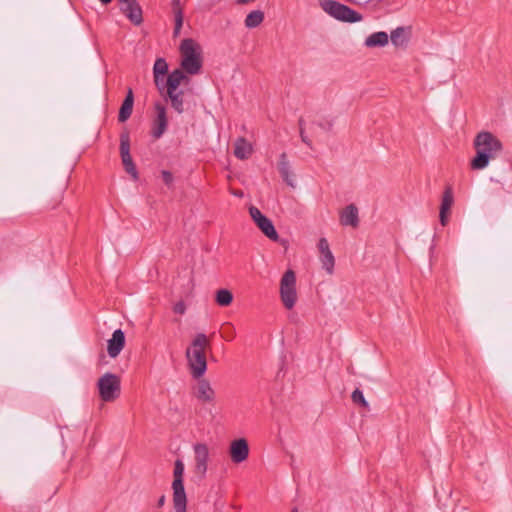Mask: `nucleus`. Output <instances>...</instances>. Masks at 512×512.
<instances>
[{
    "mask_svg": "<svg viewBox=\"0 0 512 512\" xmlns=\"http://www.w3.org/2000/svg\"><path fill=\"white\" fill-rule=\"evenodd\" d=\"M476 156L471 161V167L482 170L489 164L490 159L497 156L502 150V143L490 132H480L474 140Z\"/></svg>",
    "mask_w": 512,
    "mask_h": 512,
    "instance_id": "f257e3e1",
    "label": "nucleus"
},
{
    "mask_svg": "<svg viewBox=\"0 0 512 512\" xmlns=\"http://www.w3.org/2000/svg\"><path fill=\"white\" fill-rule=\"evenodd\" d=\"M210 341L204 333H198L186 349V359L193 378L200 379L207 370L206 349Z\"/></svg>",
    "mask_w": 512,
    "mask_h": 512,
    "instance_id": "f03ea898",
    "label": "nucleus"
},
{
    "mask_svg": "<svg viewBox=\"0 0 512 512\" xmlns=\"http://www.w3.org/2000/svg\"><path fill=\"white\" fill-rule=\"evenodd\" d=\"M181 69L184 74L196 75L202 68V49L193 39L186 38L180 44Z\"/></svg>",
    "mask_w": 512,
    "mask_h": 512,
    "instance_id": "7ed1b4c3",
    "label": "nucleus"
},
{
    "mask_svg": "<svg viewBox=\"0 0 512 512\" xmlns=\"http://www.w3.org/2000/svg\"><path fill=\"white\" fill-rule=\"evenodd\" d=\"M189 78L180 69L173 70L166 79V94L172 108L179 114L184 112L183 91L179 89L182 83H188Z\"/></svg>",
    "mask_w": 512,
    "mask_h": 512,
    "instance_id": "20e7f679",
    "label": "nucleus"
},
{
    "mask_svg": "<svg viewBox=\"0 0 512 512\" xmlns=\"http://www.w3.org/2000/svg\"><path fill=\"white\" fill-rule=\"evenodd\" d=\"M173 475L172 490L175 512H186L187 497L183 483L184 463L182 460L175 461Z\"/></svg>",
    "mask_w": 512,
    "mask_h": 512,
    "instance_id": "39448f33",
    "label": "nucleus"
},
{
    "mask_svg": "<svg viewBox=\"0 0 512 512\" xmlns=\"http://www.w3.org/2000/svg\"><path fill=\"white\" fill-rule=\"evenodd\" d=\"M99 396L104 402L116 400L121 393V380L116 374L107 372L97 382Z\"/></svg>",
    "mask_w": 512,
    "mask_h": 512,
    "instance_id": "423d86ee",
    "label": "nucleus"
},
{
    "mask_svg": "<svg viewBox=\"0 0 512 512\" xmlns=\"http://www.w3.org/2000/svg\"><path fill=\"white\" fill-rule=\"evenodd\" d=\"M320 5L327 14L337 20L355 23L362 19V16L359 13L337 1L323 0Z\"/></svg>",
    "mask_w": 512,
    "mask_h": 512,
    "instance_id": "0eeeda50",
    "label": "nucleus"
},
{
    "mask_svg": "<svg viewBox=\"0 0 512 512\" xmlns=\"http://www.w3.org/2000/svg\"><path fill=\"white\" fill-rule=\"evenodd\" d=\"M280 297L284 307L292 309L297 301L296 276L292 270H287L281 278Z\"/></svg>",
    "mask_w": 512,
    "mask_h": 512,
    "instance_id": "6e6552de",
    "label": "nucleus"
},
{
    "mask_svg": "<svg viewBox=\"0 0 512 512\" xmlns=\"http://www.w3.org/2000/svg\"><path fill=\"white\" fill-rule=\"evenodd\" d=\"M249 214L254 223L267 238L272 241L278 240L279 236L272 221L264 214H262V212L257 207L251 206L249 208Z\"/></svg>",
    "mask_w": 512,
    "mask_h": 512,
    "instance_id": "1a4fd4ad",
    "label": "nucleus"
},
{
    "mask_svg": "<svg viewBox=\"0 0 512 512\" xmlns=\"http://www.w3.org/2000/svg\"><path fill=\"white\" fill-rule=\"evenodd\" d=\"M156 118L153 122L152 136L159 139L166 131L168 125L166 108L161 103L155 104Z\"/></svg>",
    "mask_w": 512,
    "mask_h": 512,
    "instance_id": "9d476101",
    "label": "nucleus"
},
{
    "mask_svg": "<svg viewBox=\"0 0 512 512\" xmlns=\"http://www.w3.org/2000/svg\"><path fill=\"white\" fill-rule=\"evenodd\" d=\"M195 453V473L200 477H204L207 472V462L209 451L205 444H196L194 446Z\"/></svg>",
    "mask_w": 512,
    "mask_h": 512,
    "instance_id": "9b49d317",
    "label": "nucleus"
},
{
    "mask_svg": "<svg viewBox=\"0 0 512 512\" xmlns=\"http://www.w3.org/2000/svg\"><path fill=\"white\" fill-rule=\"evenodd\" d=\"M230 457L234 463H241L248 458L249 446L244 438L236 439L230 444Z\"/></svg>",
    "mask_w": 512,
    "mask_h": 512,
    "instance_id": "f8f14e48",
    "label": "nucleus"
},
{
    "mask_svg": "<svg viewBox=\"0 0 512 512\" xmlns=\"http://www.w3.org/2000/svg\"><path fill=\"white\" fill-rule=\"evenodd\" d=\"M125 346V334L121 329H116L112 337L107 341V353L110 358H116Z\"/></svg>",
    "mask_w": 512,
    "mask_h": 512,
    "instance_id": "ddd939ff",
    "label": "nucleus"
},
{
    "mask_svg": "<svg viewBox=\"0 0 512 512\" xmlns=\"http://www.w3.org/2000/svg\"><path fill=\"white\" fill-rule=\"evenodd\" d=\"M120 10L134 25H140L142 23V9L136 0H131L120 6Z\"/></svg>",
    "mask_w": 512,
    "mask_h": 512,
    "instance_id": "4468645a",
    "label": "nucleus"
},
{
    "mask_svg": "<svg viewBox=\"0 0 512 512\" xmlns=\"http://www.w3.org/2000/svg\"><path fill=\"white\" fill-rule=\"evenodd\" d=\"M196 398L204 403H212L215 399V391L206 379H200L195 388Z\"/></svg>",
    "mask_w": 512,
    "mask_h": 512,
    "instance_id": "2eb2a0df",
    "label": "nucleus"
},
{
    "mask_svg": "<svg viewBox=\"0 0 512 512\" xmlns=\"http://www.w3.org/2000/svg\"><path fill=\"white\" fill-rule=\"evenodd\" d=\"M340 223L343 226L357 227L359 224L358 208L354 204L346 206L340 214Z\"/></svg>",
    "mask_w": 512,
    "mask_h": 512,
    "instance_id": "dca6fc26",
    "label": "nucleus"
},
{
    "mask_svg": "<svg viewBox=\"0 0 512 512\" xmlns=\"http://www.w3.org/2000/svg\"><path fill=\"white\" fill-rule=\"evenodd\" d=\"M253 153V145L244 137L236 139L234 144V155L239 160L248 159Z\"/></svg>",
    "mask_w": 512,
    "mask_h": 512,
    "instance_id": "f3484780",
    "label": "nucleus"
},
{
    "mask_svg": "<svg viewBox=\"0 0 512 512\" xmlns=\"http://www.w3.org/2000/svg\"><path fill=\"white\" fill-rule=\"evenodd\" d=\"M133 104H134V96L132 89H128L126 97L120 107L119 114H118V120L119 122H125L127 121L133 111Z\"/></svg>",
    "mask_w": 512,
    "mask_h": 512,
    "instance_id": "a211bd4d",
    "label": "nucleus"
},
{
    "mask_svg": "<svg viewBox=\"0 0 512 512\" xmlns=\"http://www.w3.org/2000/svg\"><path fill=\"white\" fill-rule=\"evenodd\" d=\"M168 72V64L164 58L156 59L153 66L154 81L157 88L161 91V78H163Z\"/></svg>",
    "mask_w": 512,
    "mask_h": 512,
    "instance_id": "6ab92c4d",
    "label": "nucleus"
},
{
    "mask_svg": "<svg viewBox=\"0 0 512 512\" xmlns=\"http://www.w3.org/2000/svg\"><path fill=\"white\" fill-rule=\"evenodd\" d=\"M279 172L283 178V180L291 187H294V183L292 180V171L290 167V163L287 160L286 154L282 153L280 155L279 163H278Z\"/></svg>",
    "mask_w": 512,
    "mask_h": 512,
    "instance_id": "aec40b11",
    "label": "nucleus"
},
{
    "mask_svg": "<svg viewBox=\"0 0 512 512\" xmlns=\"http://www.w3.org/2000/svg\"><path fill=\"white\" fill-rule=\"evenodd\" d=\"M388 39L389 37L386 32H375L366 38L365 45L367 47H384L388 44Z\"/></svg>",
    "mask_w": 512,
    "mask_h": 512,
    "instance_id": "412c9836",
    "label": "nucleus"
},
{
    "mask_svg": "<svg viewBox=\"0 0 512 512\" xmlns=\"http://www.w3.org/2000/svg\"><path fill=\"white\" fill-rule=\"evenodd\" d=\"M172 6H173L174 22H175L173 35H174V37H177L180 35L181 29L183 26L184 16H183V11L180 7L179 0H173Z\"/></svg>",
    "mask_w": 512,
    "mask_h": 512,
    "instance_id": "4be33fe9",
    "label": "nucleus"
},
{
    "mask_svg": "<svg viewBox=\"0 0 512 512\" xmlns=\"http://www.w3.org/2000/svg\"><path fill=\"white\" fill-rule=\"evenodd\" d=\"M120 156L123 165L132 161L130 154V137L128 133H122L120 135Z\"/></svg>",
    "mask_w": 512,
    "mask_h": 512,
    "instance_id": "5701e85b",
    "label": "nucleus"
},
{
    "mask_svg": "<svg viewBox=\"0 0 512 512\" xmlns=\"http://www.w3.org/2000/svg\"><path fill=\"white\" fill-rule=\"evenodd\" d=\"M264 20V12L261 10L251 11L245 18L244 23L248 29L258 27Z\"/></svg>",
    "mask_w": 512,
    "mask_h": 512,
    "instance_id": "b1692460",
    "label": "nucleus"
},
{
    "mask_svg": "<svg viewBox=\"0 0 512 512\" xmlns=\"http://www.w3.org/2000/svg\"><path fill=\"white\" fill-rule=\"evenodd\" d=\"M320 262H321L322 268L327 272V274L332 275L334 272V266H335V258L333 256V253L331 251L326 252V253H321Z\"/></svg>",
    "mask_w": 512,
    "mask_h": 512,
    "instance_id": "393cba45",
    "label": "nucleus"
},
{
    "mask_svg": "<svg viewBox=\"0 0 512 512\" xmlns=\"http://www.w3.org/2000/svg\"><path fill=\"white\" fill-rule=\"evenodd\" d=\"M390 38L393 45L397 47L404 46L407 43V36L403 27H398L393 30L391 32Z\"/></svg>",
    "mask_w": 512,
    "mask_h": 512,
    "instance_id": "a878e982",
    "label": "nucleus"
},
{
    "mask_svg": "<svg viewBox=\"0 0 512 512\" xmlns=\"http://www.w3.org/2000/svg\"><path fill=\"white\" fill-rule=\"evenodd\" d=\"M233 301V294L228 289H220L216 293V302L220 306H229Z\"/></svg>",
    "mask_w": 512,
    "mask_h": 512,
    "instance_id": "bb28decb",
    "label": "nucleus"
},
{
    "mask_svg": "<svg viewBox=\"0 0 512 512\" xmlns=\"http://www.w3.org/2000/svg\"><path fill=\"white\" fill-rule=\"evenodd\" d=\"M453 202H454V196H453L452 188L447 187L443 192L440 206L444 207V209L445 208L451 209Z\"/></svg>",
    "mask_w": 512,
    "mask_h": 512,
    "instance_id": "cd10ccee",
    "label": "nucleus"
},
{
    "mask_svg": "<svg viewBox=\"0 0 512 512\" xmlns=\"http://www.w3.org/2000/svg\"><path fill=\"white\" fill-rule=\"evenodd\" d=\"M352 401L356 404H360L363 407H368V402L365 400L363 392L360 389H355L351 395Z\"/></svg>",
    "mask_w": 512,
    "mask_h": 512,
    "instance_id": "c85d7f7f",
    "label": "nucleus"
},
{
    "mask_svg": "<svg viewBox=\"0 0 512 512\" xmlns=\"http://www.w3.org/2000/svg\"><path fill=\"white\" fill-rule=\"evenodd\" d=\"M123 166H124L125 171L128 174H130L134 180H138V172H137V169H136V166H135L133 160L128 162L127 164H124Z\"/></svg>",
    "mask_w": 512,
    "mask_h": 512,
    "instance_id": "c756f323",
    "label": "nucleus"
},
{
    "mask_svg": "<svg viewBox=\"0 0 512 512\" xmlns=\"http://www.w3.org/2000/svg\"><path fill=\"white\" fill-rule=\"evenodd\" d=\"M313 124L317 125L319 128H321L322 130H324L326 132L330 131L333 127L332 121L328 120V119L314 121Z\"/></svg>",
    "mask_w": 512,
    "mask_h": 512,
    "instance_id": "7c9ffc66",
    "label": "nucleus"
},
{
    "mask_svg": "<svg viewBox=\"0 0 512 512\" xmlns=\"http://www.w3.org/2000/svg\"><path fill=\"white\" fill-rule=\"evenodd\" d=\"M299 126H300V137L302 139V141L308 145L309 147H311V141L309 140V138L305 135V121L303 119H300L299 120Z\"/></svg>",
    "mask_w": 512,
    "mask_h": 512,
    "instance_id": "2f4dec72",
    "label": "nucleus"
},
{
    "mask_svg": "<svg viewBox=\"0 0 512 512\" xmlns=\"http://www.w3.org/2000/svg\"><path fill=\"white\" fill-rule=\"evenodd\" d=\"M318 249H319L320 254L331 251L330 247H329V243H328L326 238H320L319 239Z\"/></svg>",
    "mask_w": 512,
    "mask_h": 512,
    "instance_id": "473e14b6",
    "label": "nucleus"
},
{
    "mask_svg": "<svg viewBox=\"0 0 512 512\" xmlns=\"http://www.w3.org/2000/svg\"><path fill=\"white\" fill-rule=\"evenodd\" d=\"M449 212H450V209H448V208L444 209V207L440 206L439 217H440V222L443 226H445L447 224Z\"/></svg>",
    "mask_w": 512,
    "mask_h": 512,
    "instance_id": "72a5a7b5",
    "label": "nucleus"
},
{
    "mask_svg": "<svg viewBox=\"0 0 512 512\" xmlns=\"http://www.w3.org/2000/svg\"><path fill=\"white\" fill-rule=\"evenodd\" d=\"M161 174H162V178H163L164 183L167 186H171L172 183H173V180H174L172 173L167 171V170H163L161 172Z\"/></svg>",
    "mask_w": 512,
    "mask_h": 512,
    "instance_id": "f704fd0d",
    "label": "nucleus"
},
{
    "mask_svg": "<svg viewBox=\"0 0 512 512\" xmlns=\"http://www.w3.org/2000/svg\"><path fill=\"white\" fill-rule=\"evenodd\" d=\"M173 311L177 314H180V315H183L185 314L186 312V305L183 301H179L177 302L174 306H173Z\"/></svg>",
    "mask_w": 512,
    "mask_h": 512,
    "instance_id": "c9c22d12",
    "label": "nucleus"
},
{
    "mask_svg": "<svg viewBox=\"0 0 512 512\" xmlns=\"http://www.w3.org/2000/svg\"><path fill=\"white\" fill-rule=\"evenodd\" d=\"M164 502H165V496H161L159 501H158V505L162 506L164 504Z\"/></svg>",
    "mask_w": 512,
    "mask_h": 512,
    "instance_id": "e433bc0d",
    "label": "nucleus"
},
{
    "mask_svg": "<svg viewBox=\"0 0 512 512\" xmlns=\"http://www.w3.org/2000/svg\"><path fill=\"white\" fill-rule=\"evenodd\" d=\"M130 1H131V0H118V2H119V4H120V6H122V5L126 4V3L130 2Z\"/></svg>",
    "mask_w": 512,
    "mask_h": 512,
    "instance_id": "4c0bfd02",
    "label": "nucleus"
},
{
    "mask_svg": "<svg viewBox=\"0 0 512 512\" xmlns=\"http://www.w3.org/2000/svg\"><path fill=\"white\" fill-rule=\"evenodd\" d=\"M103 4H109L112 0H100Z\"/></svg>",
    "mask_w": 512,
    "mask_h": 512,
    "instance_id": "58836bf2",
    "label": "nucleus"
},
{
    "mask_svg": "<svg viewBox=\"0 0 512 512\" xmlns=\"http://www.w3.org/2000/svg\"><path fill=\"white\" fill-rule=\"evenodd\" d=\"M234 195H236V196H239V197H240V196H242V193L235 192V193H234Z\"/></svg>",
    "mask_w": 512,
    "mask_h": 512,
    "instance_id": "ea45409f",
    "label": "nucleus"
},
{
    "mask_svg": "<svg viewBox=\"0 0 512 512\" xmlns=\"http://www.w3.org/2000/svg\"><path fill=\"white\" fill-rule=\"evenodd\" d=\"M291 512H298V509H297V508H294V509H292V511H291Z\"/></svg>",
    "mask_w": 512,
    "mask_h": 512,
    "instance_id": "a19ab883",
    "label": "nucleus"
}]
</instances>
